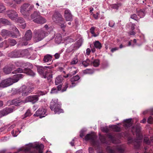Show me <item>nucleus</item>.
Segmentation results:
<instances>
[{"label":"nucleus","instance_id":"obj_1","mask_svg":"<svg viewBox=\"0 0 153 153\" xmlns=\"http://www.w3.org/2000/svg\"><path fill=\"white\" fill-rule=\"evenodd\" d=\"M50 107L51 110H53L55 114H60L63 112V110L61 108V104L58 102L57 99H53L51 102Z\"/></svg>","mask_w":153,"mask_h":153},{"label":"nucleus","instance_id":"obj_2","mask_svg":"<svg viewBox=\"0 0 153 153\" xmlns=\"http://www.w3.org/2000/svg\"><path fill=\"white\" fill-rule=\"evenodd\" d=\"M11 29L13 31V32L11 33L10 31L5 29L2 30L1 34L3 36H12L14 38H17L20 36L19 31L17 28L14 25H12L11 27Z\"/></svg>","mask_w":153,"mask_h":153},{"label":"nucleus","instance_id":"obj_3","mask_svg":"<svg viewBox=\"0 0 153 153\" xmlns=\"http://www.w3.org/2000/svg\"><path fill=\"white\" fill-rule=\"evenodd\" d=\"M43 146L42 144L39 145L35 143H30L27 145L25 148H22V150L25 152H28L29 153H37L36 149H34L32 151H30V150L33 149H40Z\"/></svg>","mask_w":153,"mask_h":153},{"label":"nucleus","instance_id":"obj_4","mask_svg":"<svg viewBox=\"0 0 153 153\" xmlns=\"http://www.w3.org/2000/svg\"><path fill=\"white\" fill-rule=\"evenodd\" d=\"M48 34L46 30L44 29H39L34 31V41L36 42L42 40Z\"/></svg>","mask_w":153,"mask_h":153},{"label":"nucleus","instance_id":"obj_5","mask_svg":"<svg viewBox=\"0 0 153 153\" xmlns=\"http://www.w3.org/2000/svg\"><path fill=\"white\" fill-rule=\"evenodd\" d=\"M34 7V6L33 5H30L28 4L25 3L21 7L20 12L24 16H28Z\"/></svg>","mask_w":153,"mask_h":153},{"label":"nucleus","instance_id":"obj_6","mask_svg":"<svg viewBox=\"0 0 153 153\" xmlns=\"http://www.w3.org/2000/svg\"><path fill=\"white\" fill-rule=\"evenodd\" d=\"M96 136L94 134H89L86 135L85 139L86 141L90 140L91 144L94 147H97L99 148V143L96 141Z\"/></svg>","mask_w":153,"mask_h":153},{"label":"nucleus","instance_id":"obj_7","mask_svg":"<svg viewBox=\"0 0 153 153\" xmlns=\"http://www.w3.org/2000/svg\"><path fill=\"white\" fill-rule=\"evenodd\" d=\"M33 88L30 86L23 85L18 90V91L22 96H26L32 91Z\"/></svg>","mask_w":153,"mask_h":153},{"label":"nucleus","instance_id":"obj_8","mask_svg":"<svg viewBox=\"0 0 153 153\" xmlns=\"http://www.w3.org/2000/svg\"><path fill=\"white\" fill-rule=\"evenodd\" d=\"M142 135L139 134V137L135 139L134 140L131 138H128V143H133L135 149H138L140 146V144L142 141Z\"/></svg>","mask_w":153,"mask_h":153},{"label":"nucleus","instance_id":"obj_9","mask_svg":"<svg viewBox=\"0 0 153 153\" xmlns=\"http://www.w3.org/2000/svg\"><path fill=\"white\" fill-rule=\"evenodd\" d=\"M16 44V41L12 39H9L8 40H5L4 42H2L0 44V47L4 46L7 48L9 46H14Z\"/></svg>","mask_w":153,"mask_h":153},{"label":"nucleus","instance_id":"obj_10","mask_svg":"<svg viewBox=\"0 0 153 153\" xmlns=\"http://www.w3.org/2000/svg\"><path fill=\"white\" fill-rule=\"evenodd\" d=\"M124 146L123 145L118 146L116 149V150L119 153H124ZM107 150L108 153H116L114 150L111 149L110 147H108Z\"/></svg>","mask_w":153,"mask_h":153},{"label":"nucleus","instance_id":"obj_11","mask_svg":"<svg viewBox=\"0 0 153 153\" xmlns=\"http://www.w3.org/2000/svg\"><path fill=\"white\" fill-rule=\"evenodd\" d=\"M39 100V96L37 95H33L27 97L25 100V102H31L34 104L36 102Z\"/></svg>","mask_w":153,"mask_h":153},{"label":"nucleus","instance_id":"obj_12","mask_svg":"<svg viewBox=\"0 0 153 153\" xmlns=\"http://www.w3.org/2000/svg\"><path fill=\"white\" fill-rule=\"evenodd\" d=\"M13 111V109L12 108H5L3 110L0 111V118L12 112Z\"/></svg>","mask_w":153,"mask_h":153},{"label":"nucleus","instance_id":"obj_13","mask_svg":"<svg viewBox=\"0 0 153 153\" xmlns=\"http://www.w3.org/2000/svg\"><path fill=\"white\" fill-rule=\"evenodd\" d=\"M46 112L45 110L42 108H39L34 114V116H39L40 118L45 117L46 114H45Z\"/></svg>","mask_w":153,"mask_h":153},{"label":"nucleus","instance_id":"obj_14","mask_svg":"<svg viewBox=\"0 0 153 153\" xmlns=\"http://www.w3.org/2000/svg\"><path fill=\"white\" fill-rule=\"evenodd\" d=\"M8 16L12 20H15L18 16L16 12L13 10H9L7 12Z\"/></svg>","mask_w":153,"mask_h":153},{"label":"nucleus","instance_id":"obj_15","mask_svg":"<svg viewBox=\"0 0 153 153\" xmlns=\"http://www.w3.org/2000/svg\"><path fill=\"white\" fill-rule=\"evenodd\" d=\"M52 19L54 22H58L62 20V16L59 12H55L53 16Z\"/></svg>","mask_w":153,"mask_h":153},{"label":"nucleus","instance_id":"obj_16","mask_svg":"<svg viewBox=\"0 0 153 153\" xmlns=\"http://www.w3.org/2000/svg\"><path fill=\"white\" fill-rule=\"evenodd\" d=\"M51 66H39L37 68V71L40 74L44 75L45 73L47 72V68L51 69Z\"/></svg>","mask_w":153,"mask_h":153},{"label":"nucleus","instance_id":"obj_17","mask_svg":"<svg viewBox=\"0 0 153 153\" xmlns=\"http://www.w3.org/2000/svg\"><path fill=\"white\" fill-rule=\"evenodd\" d=\"M65 17L66 21H71L72 20V16L70 11L68 9H66L64 12Z\"/></svg>","mask_w":153,"mask_h":153},{"label":"nucleus","instance_id":"obj_18","mask_svg":"<svg viewBox=\"0 0 153 153\" xmlns=\"http://www.w3.org/2000/svg\"><path fill=\"white\" fill-rule=\"evenodd\" d=\"M52 56L50 54H47L44 56L43 61L44 63H49L48 65H50L52 63Z\"/></svg>","mask_w":153,"mask_h":153},{"label":"nucleus","instance_id":"obj_19","mask_svg":"<svg viewBox=\"0 0 153 153\" xmlns=\"http://www.w3.org/2000/svg\"><path fill=\"white\" fill-rule=\"evenodd\" d=\"M8 56L11 58H18L20 57L19 51V50H16L9 53L8 55Z\"/></svg>","mask_w":153,"mask_h":153},{"label":"nucleus","instance_id":"obj_20","mask_svg":"<svg viewBox=\"0 0 153 153\" xmlns=\"http://www.w3.org/2000/svg\"><path fill=\"white\" fill-rule=\"evenodd\" d=\"M40 16V13L39 12L34 11L31 15L30 17L31 19H33V21L35 22V20H37Z\"/></svg>","mask_w":153,"mask_h":153},{"label":"nucleus","instance_id":"obj_21","mask_svg":"<svg viewBox=\"0 0 153 153\" xmlns=\"http://www.w3.org/2000/svg\"><path fill=\"white\" fill-rule=\"evenodd\" d=\"M32 37V33L30 30H28L25 33L23 39L26 41L30 40Z\"/></svg>","mask_w":153,"mask_h":153},{"label":"nucleus","instance_id":"obj_22","mask_svg":"<svg viewBox=\"0 0 153 153\" xmlns=\"http://www.w3.org/2000/svg\"><path fill=\"white\" fill-rule=\"evenodd\" d=\"M24 76V75L22 74H19L14 75L12 78H11L13 83L17 82L20 79Z\"/></svg>","mask_w":153,"mask_h":153},{"label":"nucleus","instance_id":"obj_23","mask_svg":"<svg viewBox=\"0 0 153 153\" xmlns=\"http://www.w3.org/2000/svg\"><path fill=\"white\" fill-rule=\"evenodd\" d=\"M10 101H9V102ZM22 103H25V101H23L21 100L15 99L13 100L10 101V104L12 105H14L16 106L19 105L20 104H22Z\"/></svg>","mask_w":153,"mask_h":153},{"label":"nucleus","instance_id":"obj_24","mask_svg":"<svg viewBox=\"0 0 153 153\" xmlns=\"http://www.w3.org/2000/svg\"><path fill=\"white\" fill-rule=\"evenodd\" d=\"M69 70H70L69 74L67 75V76H71L75 74L78 72V70L76 67H72L71 68H69Z\"/></svg>","mask_w":153,"mask_h":153},{"label":"nucleus","instance_id":"obj_25","mask_svg":"<svg viewBox=\"0 0 153 153\" xmlns=\"http://www.w3.org/2000/svg\"><path fill=\"white\" fill-rule=\"evenodd\" d=\"M15 69V67L12 66L10 64L9 67H5L3 69V71L4 73L8 74L11 73V71Z\"/></svg>","mask_w":153,"mask_h":153},{"label":"nucleus","instance_id":"obj_26","mask_svg":"<svg viewBox=\"0 0 153 153\" xmlns=\"http://www.w3.org/2000/svg\"><path fill=\"white\" fill-rule=\"evenodd\" d=\"M35 20V23L40 24H43L45 23L47 21L46 20L41 16L38 18L37 20Z\"/></svg>","mask_w":153,"mask_h":153},{"label":"nucleus","instance_id":"obj_27","mask_svg":"<svg viewBox=\"0 0 153 153\" xmlns=\"http://www.w3.org/2000/svg\"><path fill=\"white\" fill-rule=\"evenodd\" d=\"M19 55L20 57H23L25 56H28L29 55V53L28 50L27 49L23 50H19Z\"/></svg>","mask_w":153,"mask_h":153},{"label":"nucleus","instance_id":"obj_28","mask_svg":"<svg viewBox=\"0 0 153 153\" xmlns=\"http://www.w3.org/2000/svg\"><path fill=\"white\" fill-rule=\"evenodd\" d=\"M124 126L126 128H128L131 126V119H126L124 120Z\"/></svg>","mask_w":153,"mask_h":153},{"label":"nucleus","instance_id":"obj_29","mask_svg":"<svg viewBox=\"0 0 153 153\" xmlns=\"http://www.w3.org/2000/svg\"><path fill=\"white\" fill-rule=\"evenodd\" d=\"M146 13V11L145 9L137 10V15L140 18H143L145 16Z\"/></svg>","mask_w":153,"mask_h":153},{"label":"nucleus","instance_id":"obj_30","mask_svg":"<svg viewBox=\"0 0 153 153\" xmlns=\"http://www.w3.org/2000/svg\"><path fill=\"white\" fill-rule=\"evenodd\" d=\"M62 40V37L61 35L60 34H57L55 37V42L58 44L60 43Z\"/></svg>","mask_w":153,"mask_h":153},{"label":"nucleus","instance_id":"obj_31","mask_svg":"<svg viewBox=\"0 0 153 153\" xmlns=\"http://www.w3.org/2000/svg\"><path fill=\"white\" fill-rule=\"evenodd\" d=\"M11 65L12 66L15 67V68L16 67H23V64L21 62L19 61H16L13 62Z\"/></svg>","mask_w":153,"mask_h":153},{"label":"nucleus","instance_id":"obj_32","mask_svg":"<svg viewBox=\"0 0 153 153\" xmlns=\"http://www.w3.org/2000/svg\"><path fill=\"white\" fill-rule=\"evenodd\" d=\"M63 80V78L61 76H59L56 79L55 83L56 85H57L61 83Z\"/></svg>","mask_w":153,"mask_h":153},{"label":"nucleus","instance_id":"obj_33","mask_svg":"<svg viewBox=\"0 0 153 153\" xmlns=\"http://www.w3.org/2000/svg\"><path fill=\"white\" fill-rule=\"evenodd\" d=\"M4 80L7 87L12 85L13 83L11 78H9L4 79Z\"/></svg>","mask_w":153,"mask_h":153},{"label":"nucleus","instance_id":"obj_34","mask_svg":"<svg viewBox=\"0 0 153 153\" xmlns=\"http://www.w3.org/2000/svg\"><path fill=\"white\" fill-rule=\"evenodd\" d=\"M25 71L24 73H26L27 74L32 76H34L35 75V73L30 69L27 68H25Z\"/></svg>","mask_w":153,"mask_h":153},{"label":"nucleus","instance_id":"obj_35","mask_svg":"<svg viewBox=\"0 0 153 153\" xmlns=\"http://www.w3.org/2000/svg\"><path fill=\"white\" fill-rule=\"evenodd\" d=\"M94 45L95 47L97 49H100L102 47L101 44L99 41H95L94 43Z\"/></svg>","mask_w":153,"mask_h":153},{"label":"nucleus","instance_id":"obj_36","mask_svg":"<svg viewBox=\"0 0 153 153\" xmlns=\"http://www.w3.org/2000/svg\"><path fill=\"white\" fill-rule=\"evenodd\" d=\"M0 23L4 25H10V22L6 19L3 18H0Z\"/></svg>","mask_w":153,"mask_h":153},{"label":"nucleus","instance_id":"obj_37","mask_svg":"<svg viewBox=\"0 0 153 153\" xmlns=\"http://www.w3.org/2000/svg\"><path fill=\"white\" fill-rule=\"evenodd\" d=\"M112 130L113 131H119L120 130V127L116 125H113L109 126Z\"/></svg>","mask_w":153,"mask_h":153},{"label":"nucleus","instance_id":"obj_38","mask_svg":"<svg viewBox=\"0 0 153 153\" xmlns=\"http://www.w3.org/2000/svg\"><path fill=\"white\" fill-rule=\"evenodd\" d=\"M131 131L133 133L135 131L136 133V135L137 136V134H139L138 133L140 131V128L139 127H131Z\"/></svg>","mask_w":153,"mask_h":153},{"label":"nucleus","instance_id":"obj_39","mask_svg":"<svg viewBox=\"0 0 153 153\" xmlns=\"http://www.w3.org/2000/svg\"><path fill=\"white\" fill-rule=\"evenodd\" d=\"M82 71L83 74H93L94 72V71L91 69H87L83 71Z\"/></svg>","mask_w":153,"mask_h":153},{"label":"nucleus","instance_id":"obj_40","mask_svg":"<svg viewBox=\"0 0 153 153\" xmlns=\"http://www.w3.org/2000/svg\"><path fill=\"white\" fill-rule=\"evenodd\" d=\"M101 142L103 143H105L106 144H109L108 142L106 140V138L104 136H100V137Z\"/></svg>","mask_w":153,"mask_h":153},{"label":"nucleus","instance_id":"obj_41","mask_svg":"<svg viewBox=\"0 0 153 153\" xmlns=\"http://www.w3.org/2000/svg\"><path fill=\"white\" fill-rule=\"evenodd\" d=\"M108 138L110 139L111 140V141L112 142V143H116V142L115 140V138L114 137L112 136L111 134H108Z\"/></svg>","mask_w":153,"mask_h":153},{"label":"nucleus","instance_id":"obj_42","mask_svg":"<svg viewBox=\"0 0 153 153\" xmlns=\"http://www.w3.org/2000/svg\"><path fill=\"white\" fill-rule=\"evenodd\" d=\"M25 71V68L24 70H23L21 68H18L16 70H15L13 72L12 74H16L17 73H24V72Z\"/></svg>","mask_w":153,"mask_h":153},{"label":"nucleus","instance_id":"obj_43","mask_svg":"<svg viewBox=\"0 0 153 153\" xmlns=\"http://www.w3.org/2000/svg\"><path fill=\"white\" fill-rule=\"evenodd\" d=\"M90 63V60L89 59H87L86 60L83 61L82 62V64L84 67H86L89 65Z\"/></svg>","mask_w":153,"mask_h":153},{"label":"nucleus","instance_id":"obj_44","mask_svg":"<svg viewBox=\"0 0 153 153\" xmlns=\"http://www.w3.org/2000/svg\"><path fill=\"white\" fill-rule=\"evenodd\" d=\"M20 131H19V130L18 129L17 130H15V131L14 130H13L12 131V134L13 135V136L14 137H16L18 134L20 133Z\"/></svg>","mask_w":153,"mask_h":153},{"label":"nucleus","instance_id":"obj_45","mask_svg":"<svg viewBox=\"0 0 153 153\" xmlns=\"http://www.w3.org/2000/svg\"><path fill=\"white\" fill-rule=\"evenodd\" d=\"M92 64L93 66L95 67L98 66L100 64V61L99 60L96 59L93 62Z\"/></svg>","mask_w":153,"mask_h":153},{"label":"nucleus","instance_id":"obj_46","mask_svg":"<svg viewBox=\"0 0 153 153\" xmlns=\"http://www.w3.org/2000/svg\"><path fill=\"white\" fill-rule=\"evenodd\" d=\"M80 79L79 76L78 75H76L75 76H74L72 77L71 79V82H73L74 81H77Z\"/></svg>","mask_w":153,"mask_h":153},{"label":"nucleus","instance_id":"obj_47","mask_svg":"<svg viewBox=\"0 0 153 153\" xmlns=\"http://www.w3.org/2000/svg\"><path fill=\"white\" fill-rule=\"evenodd\" d=\"M78 62V59L77 57L74 58L73 59L71 62V65H74L76 64Z\"/></svg>","mask_w":153,"mask_h":153},{"label":"nucleus","instance_id":"obj_48","mask_svg":"<svg viewBox=\"0 0 153 153\" xmlns=\"http://www.w3.org/2000/svg\"><path fill=\"white\" fill-rule=\"evenodd\" d=\"M6 83L4 82V80H2L0 83V88H4L7 87Z\"/></svg>","mask_w":153,"mask_h":153},{"label":"nucleus","instance_id":"obj_49","mask_svg":"<svg viewBox=\"0 0 153 153\" xmlns=\"http://www.w3.org/2000/svg\"><path fill=\"white\" fill-rule=\"evenodd\" d=\"M95 28V27H92L90 29V32L91 33L93 34V36L94 37H96L97 35L95 34L94 30Z\"/></svg>","mask_w":153,"mask_h":153},{"label":"nucleus","instance_id":"obj_50","mask_svg":"<svg viewBox=\"0 0 153 153\" xmlns=\"http://www.w3.org/2000/svg\"><path fill=\"white\" fill-rule=\"evenodd\" d=\"M25 65L26 66H27V68H26L30 69H32L33 68V66L32 65L29 63V62H27L25 64Z\"/></svg>","mask_w":153,"mask_h":153},{"label":"nucleus","instance_id":"obj_51","mask_svg":"<svg viewBox=\"0 0 153 153\" xmlns=\"http://www.w3.org/2000/svg\"><path fill=\"white\" fill-rule=\"evenodd\" d=\"M74 48V46L73 45H72L69 48H68L66 50L67 52L68 53H69L72 51Z\"/></svg>","mask_w":153,"mask_h":153},{"label":"nucleus","instance_id":"obj_52","mask_svg":"<svg viewBox=\"0 0 153 153\" xmlns=\"http://www.w3.org/2000/svg\"><path fill=\"white\" fill-rule=\"evenodd\" d=\"M32 114L31 113V111L30 109H28L27 110L25 114V117H26L28 116H30Z\"/></svg>","mask_w":153,"mask_h":153},{"label":"nucleus","instance_id":"obj_53","mask_svg":"<svg viewBox=\"0 0 153 153\" xmlns=\"http://www.w3.org/2000/svg\"><path fill=\"white\" fill-rule=\"evenodd\" d=\"M101 129L102 131L105 133H107L109 131V129L107 126L102 127Z\"/></svg>","mask_w":153,"mask_h":153},{"label":"nucleus","instance_id":"obj_54","mask_svg":"<svg viewBox=\"0 0 153 153\" xmlns=\"http://www.w3.org/2000/svg\"><path fill=\"white\" fill-rule=\"evenodd\" d=\"M131 19L137 21V15L135 14H133L131 15Z\"/></svg>","mask_w":153,"mask_h":153},{"label":"nucleus","instance_id":"obj_55","mask_svg":"<svg viewBox=\"0 0 153 153\" xmlns=\"http://www.w3.org/2000/svg\"><path fill=\"white\" fill-rule=\"evenodd\" d=\"M58 90L57 89L55 88H53L50 92L51 94H55L58 92Z\"/></svg>","mask_w":153,"mask_h":153},{"label":"nucleus","instance_id":"obj_56","mask_svg":"<svg viewBox=\"0 0 153 153\" xmlns=\"http://www.w3.org/2000/svg\"><path fill=\"white\" fill-rule=\"evenodd\" d=\"M144 142L146 144L149 145L151 143V141L149 140L148 138L147 137H145L144 140Z\"/></svg>","mask_w":153,"mask_h":153},{"label":"nucleus","instance_id":"obj_57","mask_svg":"<svg viewBox=\"0 0 153 153\" xmlns=\"http://www.w3.org/2000/svg\"><path fill=\"white\" fill-rule=\"evenodd\" d=\"M120 5L119 4H114L112 5V7L114 9H117Z\"/></svg>","mask_w":153,"mask_h":153},{"label":"nucleus","instance_id":"obj_58","mask_svg":"<svg viewBox=\"0 0 153 153\" xmlns=\"http://www.w3.org/2000/svg\"><path fill=\"white\" fill-rule=\"evenodd\" d=\"M5 9L4 6L2 4H0V13H1Z\"/></svg>","mask_w":153,"mask_h":153},{"label":"nucleus","instance_id":"obj_59","mask_svg":"<svg viewBox=\"0 0 153 153\" xmlns=\"http://www.w3.org/2000/svg\"><path fill=\"white\" fill-rule=\"evenodd\" d=\"M148 122L149 123H153V119L151 117H149L148 119Z\"/></svg>","mask_w":153,"mask_h":153},{"label":"nucleus","instance_id":"obj_60","mask_svg":"<svg viewBox=\"0 0 153 153\" xmlns=\"http://www.w3.org/2000/svg\"><path fill=\"white\" fill-rule=\"evenodd\" d=\"M115 24V23L112 21H109V26L111 27H113Z\"/></svg>","mask_w":153,"mask_h":153},{"label":"nucleus","instance_id":"obj_61","mask_svg":"<svg viewBox=\"0 0 153 153\" xmlns=\"http://www.w3.org/2000/svg\"><path fill=\"white\" fill-rule=\"evenodd\" d=\"M18 22L20 24H23L25 23V21L22 18H20L18 19Z\"/></svg>","mask_w":153,"mask_h":153},{"label":"nucleus","instance_id":"obj_62","mask_svg":"<svg viewBox=\"0 0 153 153\" xmlns=\"http://www.w3.org/2000/svg\"><path fill=\"white\" fill-rule=\"evenodd\" d=\"M84 131L83 130L81 131L80 133V137L82 138L84 136Z\"/></svg>","mask_w":153,"mask_h":153},{"label":"nucleus","instance_id":"obj_63","mask_svg":"<svg viewBox=\"0 0 153 153\" xmlns=\"http://www.w3.org/2000/svg\"><path fill=\"white\" fill-rule=\"evenodd\" d=\"M99 14L97 12L96 14H93V16L95 19H97L98 18Z\"/></svg>","mask_w":153,"mask_h":153},{"label":"nucleus","instance_id":"obj_64","mask_svg":"<svg viewBox=\"0 0 153 153\" xmlns=\"http://www.w3.org/2000/svg\"><path fill=\"white\" fill-rule=\"evenodd\" d=\"M89 153H94V150L91 147H89L88 149Z\"/></svg>","mask_w":153,"mask_h":153}]
</instances>
